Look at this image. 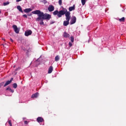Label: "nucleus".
Instances as JSON below:
<instances>
[{"instance_id":"aec40b11","label":"nucleus","mask_w":126,"mask_h":126,"mask_svg":"<svg viewBox=\"0 0 126 126\" xmlns=\"http://www.w3.org/2000/svg\"><path fill=\"white\" fill-rule=\"evenodd\" d=\"M70 38H71V42L72 43H73V42L74 41V37H73V36H72L70 37Z\"/></svg>"},{"instance_id":"cd10ccee","label":"nucleus","mask_w":126,"mask_h":126,"mask_svg":"<svg viewBox=\"0 0 126 126\" xmlns=\"http://www.w3.org/2000/svg\"><path fill=\"white\" fill-rule=\"evenodd\" d=\"M24 123H25V125H27L28 124V122L26 121H25Z\"/></svg>"},{"instance_id":"1a4fd4ad","label":"nucleus","mask_w":126,"mask_h":126,"mask_svg":"<svg viewBox=\"0 0 126 126\" xmlns=\"http://www.w3.org/2000/svg\"><path fill=\"white\" fill-rule=\"evenodd\" d=\"M75 9V5H73V6L69 7V11H72Z\"/></svg>"},{"instance_id":"6e6552de","label":"nucleus","mask_w":126,"mask_h":126,"mask_svg":"<svg viewBox=\"0 0 126 126\" xmlns=\"http://www.w3.org/2000/svg\"><path fill=\"white\" fill-rule=\"evenodd\" d=\"M37 122H38V123H43L44 119L42 117H38L37 118Z\"/></svg>"},{"instance_id":"ddd939ff","label":"nucleus","mask_w":126,"mask_h":126,"mask_svg":"<svg viewBox=\"0 0 126 126\" xmlns=\"http://www.w3.org/2000/svg\"><path fill=\"white\" fill-rule=\"evenodd\" d=\"M63 37H64L65 38H67L69 37V34L66 33V32H64L63 33Z\"/></svg>"},{"instance_id":"393cba45","label":"nucleus","mask_w":126,"mask_h":126,"mask_svg":"<svg viewBox=\"0 0 126 126\" xmlns=\"http://www.w3.org/2000/svg\"><path fill=\"white\" fill-rule=\"evenodd\" d=\"M4 84V83L3 82L0 83V87H1V86H3Z\"/></svg>"},{"instance_id":"2eb2a0df","label":"nucleus","mask_w":126,"mask_h":126,"mask_svg":"<svg viewBox=\"0 0 126 126\" xmlns=\"http://www.w3.org/2000/svg\"><path fill=\"white\" fill-rule=\"evenodd\" d=\"M17 9L20 11V12H23V11H22V8H21V6H18L17 7Z\"/></svg>"},{"instance_id":"c85d7f7f","label":"nucleus","mask_w":126,"mask_h":126,"mask_svg":"<svg viewBox=\"0 0 126 126\" xmlns=\"http://www.w3.org/2000/svg\"><path fill=\"white\" fill-rule=\"evenodd\" d=\"M22 0H16L17 2H19V1H21Z\"/></svg>"},{"instance_id":"f8f14e48","label":"nucleus","mask_w":126,"mask_h":126,"mask_svg":"<svg viewBox=\"0 0 126 126\" xmlns=\"http://www.w3.org/2000/svg\"><path fill=\"white\" fill-rule=\"evenodd\" d=\"M53 66H51L49 67V69H48V73H52V72H53Z\"/></svg>"},{"instance_id":"7ed1b4c3","label":"nucleus","mask_w":126,"mask_h":126,"mask_svg":"<svg viewBox=\"0 0 126 126\" xmlns=\"http://www.w3.org/2000/svg\"><path fill=\"white\" fill-rule=\"evenodd\" d=\"M76 22V17L75 16H72L71 18V19L70 22V24L71 25H72V24H74Z\"/></svg>"},{"instance_id":"b1692460","label":"nucleus","mask_w":126,"mask_h":126,"mask_svg":"<svg viewBox=\"0 0 126 126\" xmlns=\"http://www.w3.org/2000/svg\"><path fill=\"white\" fill-rule=\"evenodd\" d=\"M59 3L60 5H62V0H59Z\"/></svg>"},{"instance_id":"9d476101","label":"nucleus","mask_w":126,"mask_h":126,"mask_svg":"<svg viewBox=\"0 0 126 126\" xmlns=\"http://www.w3.org/2000/svg\"><path fill=\"white\" fill-rule=\"evenodd\" d=\"M24 12H26L27 13H28V12H30V11H32V9L29 8H26L24 10Z\"/></svg>"},{"instance_id":"bb28decb","label":"nucleus","mask_w":126,"mask_h":126,"mask_svg":"<svg viewBox=\"0 0 126 126\" xmlns=\"http://www.w3.org/2000/svg\"><path fill=\"white\" fill-rule=\"evenodd\" d=\"M69 47H71L72 46V43H71V42H69Z\"/></svg>"},{"instance_id":"f03ea898","label":"nucleus","mask_w":126,"mask_h":126,"mask_svg":"<svg viewBox=\"0 0 126 126\" xmlns=\"http://www.w3.org/2000/svg\"><path fill=\"white\" fill-rule=\"evenodd\" d=\"M32 13V14H37L38 17L36 19V21H40V20H50L51 19V15L49 14H44V12H41L40 10H36L35 11H33Z\"/></svg>"},{"instance_id":"a878e982","label":"nucleus","mask_w":126,"mask_h":126,"mask_svg":"<svg viewBox=\"0 0 126 126\" xmlns=\"http://www.w3.org/2000/svg\"><path fill=\"white\" fill-rule=\"evenodd\" d=\"M23 17H25V18H27V15L24 14L23 15Z\"/></svg>"},{"instance_id":"4be33fe9","label":"nucleus","mask_w":126,"mask_h":126,"mask_svg":"<svg viewBox=\"0 0 126 126\" xmlns=\"http://www.w3.org/2000/svg\"><path fill=\"white\" fill-rule=\"evenodd\" d=\"M8 4H9V2H4L3 3V5L4 6L7 5Z\"/></svg>"},{"instance_id":"39448f33","label":"nucleus","mask_w":126,"mask_h":126,"mask_svg":"<svg viewBox=\"0 0 126 126\" xmlns=\"http://www.w3.org/2000/svg\"><path fill=\"white\" fill-rule=\"evenodd\" d=\"M13 80V78H11L10 80L7 81L6 82V83L4 84V87H5V86H7V85H8L9 84H10V83H11Z\"/></svg>"},{"instance_id":"5701e85b","label":"nucleus","mask_w":126,"mask_h":126,"mask_svg":"<svg viewBox=\"0 0 126 126\" xmlns=\"http://www.w3.org/2000/svg\"><path fill=\"white\" fill-rule=\"evenodd\" d=\"M8 124L10 125V126H12V124H11V121L10 120L8 121Z\"/></svg>"},{"instance_id":"c756f323","label":"nucleus","mask_w":126,"mask_h":126,"mask_svg":"<svg viewBox=\"0 0 126 126\" xmlns=\"http://www.w3.org/2000/svg\"><path fill=\"white\" fill-rule=\"evenodd\" d=\"M28 16H32V14H29L28 15Z\"/></svg>"},{"instance_id":"2f4dec72","label":"nucleus","mask_w":126,"mask_h":126,"mask_svg":"<svg viewBox=\"0 0 126 126\" xmlns=\"http://www.w3.org/2000/svg\"><path fill=\"white\" fill-rule=\"evenodd\" d=\"M1 13V10H0V14Z\"/></svg>"},{"instance_id":"473e14b6","label":"nucleus","mask_w":126,"mask_h":126,"mask_svg":"<svg viewBox=\"0 0 126 126\" xmlns=\"http://www.w3.org/2000/svg\"><path fill=\"white\" fill-rule=\"evenodd\" d=\"M2 40H4V38H2Z\"/></svg>"},{"instance_id":"f3484780","label":"nucleus","mask_w":126,"mask_h":126,"mask_svg":"<svg viewBox=\"0 0 126 126\" xmlns=\"http://www.w3.org/2000/svg\"><path fill=\"white\" fill-rule=\"evenodd\" d=\"M81 2L82 5H85V3H86V0H81Z\"/></svg>"},{"instance_id":"20e7f679","label":"nucleus","mask_w":126,"mask_h":126,"mask_svg":"<svg viewBox=\"0 0 126 126\" xmlns=\"http://www.w3.org/2000/svg\"><path fill=\"white\" fill-rule=\"evenodd\" d=\"M12 27L14 29V31L15 32V33H16L17 34H18V33H19V29H18V28H17V26L15 25H13L12 26Z\"/></svg>"},{"instance_id":"7c9ffc66","label":"nucleus","mask_w":126,"mask_h":126,"mask_svg":"<svg viewBox=\"0 0 126 126\" xmlns=\"http://www.w3.org/2000/svg\"><path fill=\"white\" fill-rule=\"evenodd\" d=\"M10 41H12V42H13V40L11 38H10Z\"/></svg>"},{"instance_id":"4468645a","label":"nucleus","mask_w":126,"mask_h":126,"mask_svg":"<svg viewBox=\"0 0 126 126\" xmlns=\"http://www.w3.org/2000/svg\"><path fill=\"white\" fill-rule=\"evenodd\" d=\"M6 90L9 91V92H11V93H13L14 92V90L11 89L10 88L8 87L6 89Z\"/></svg>"},{"instance_id":"0eeeda50","label":"nucleus","mask_w":126,"mask_h":126,"mask_svg":"<svg viewBox=\"0 0 126 126\" xmlns=\"http://www.w3.org/2000/svg\"><path fill=\"white\" fill-rule=\"evenodd\" d=\"M54 9L55 7L53 5H50L48 8V10H49V11H50V12L52 11H54Z\"/></svg>"},{"instance_id":"a211bd4d","label":"nucleus","mask_w":126,"mask_h":126,"mask_svg":"<svg viewBox=\"0 0 126 126\" xmlns=\"http://www.w3.org/2000/svg\"><path fill=\"white\" fill-rule=\"evenodd\" d=\"M59 60H60V57H59V56H57L55 57V62H59Z\"/></svg>"},{"instance_id":"6ab92c4d","label":"nucleus","mask_w":126,"mask_h":126,"mask_svg":"<svg viewBox=\"0 0 126 126\" xmlns=\"http://www.w3.org/2000/svg\"><path fill=\"white\" fill-rule=\"evenodd\" d=\"M13 88H17V84H16V83H14L13 84Z\"/></svg>"},{"instance_id":"dca6fc26","label":"nucleus","mask_w":126,"mask_h":126,"mask_svg":"<svg viewBox=\"0 0 126 126\" xmlns=\"http://www.w3.org/2000/svg\"><path fill=\"white\" fill-rule=\"evenodd\" d=\"M119 20L120 22H125V17H123L122 18L119 19Z\"/></svg>"},{"instance_id":"423d86ee","label":"nucleus","mask_w":126,"mask_h":126,"mask_svg":"<svg viewBox=\"0 0 126 126\" xmlns=\"http://www.w3.org/2000/svg\"><path fill=\"white\" fill-rule=\"evenodd\" d=\"M31 34H32V31L31 30L27 31L25 33V36H29Z\"/></svg>"},{"instance_id":"f257e3e1","label":"nucleus","mask_w":126,"mask_h":126,"mask_svg":"<svg viewBox=\"0 0 126 126\" xmlns=\"http://www.w3.org/2000/svg\"><path fill=\"white\" fill-rule=\"evenodd\" d=\"M53 13L54 15H57L59 18L65 14L66 21H63V26H67L69 24V20H70L71 16H70V12L67 11L66 8H63L62 10L59 11L56 10Z\"/></svg>"},{"instance_id":"9b49d317","label":"nucleus","mask_w":126,"mask_h":126,"mask_svg":"<svg viewBox=\"0 0 126 126\" xmlns=\"http://www.w3.org/2000/svg\"><path fill=\"white\" fill-rule=\"evenodd\" d=\"M39 96V93H36L32 95V98H37Z\"/></svg>"},{"instance_id":"412c9836","label":"nucleus","mask_w":126,"mask_h":126,"mask_svg":"<svg viewBox=\"0 0 126 126\" xmlns=\"http://www.w3.org/2000/svg\"><path fill=\"white\" fill-rule=\"evenodd\" d=\"M39 21H41V22L39 23L40 25H44V22H43V20H39Z\"/></svg>"}]
</instances>
